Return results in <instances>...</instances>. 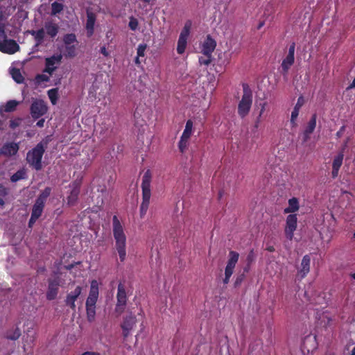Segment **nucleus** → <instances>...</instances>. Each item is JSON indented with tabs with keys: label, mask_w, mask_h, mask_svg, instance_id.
<instances>
[{
	"label": "nucleus",
	"mask_w": 355,
	"mask_h": 355,
	"mask_svg": "<svg viewBox=\"0 0 355 355\" xmlns=\"http://www.w3.org/2000/svg\"><path fill=\"white\" fill-rule=\"evenodd\" d=\"M112 228L115 249L119 254L120 261L123 262L126 258V236L123 227L116 215L112 218Z\"/></svg>",
	"instance_id": "nucleus-1"
},
{
	"label": "nucleus",
	"mask_w": 355,
	"mask_h": 355,
	"mask_svg": "<svg viewBox=\"0 0 355 355\" xmlns=\"http://www.w3.org/2000/svg\"><path fill=\"white\" fill-rule=\"evenodd\" d=\"M152 180V173L150 169L145 171L142 177L141 189H142V202L140 206V214L142 217L146 214L150 204L151 196L150 182Z\"/></svg>",
	"instance_id": "nucleus-2"
},
{
	"label": "nucleus",
	"mask_w": 355,
	"mask_h": 355,
	"mask_svg": "<svg viewBox=\"0 0 355 355\" xmlns=\"http://www.w3.org/2000/svg\"><path fill=\"white\" fill-rule=\"evenodd\" d=\"M44 152L45 146L42 142H40L27 153L26 161L36 171H40L42 168V159Z\"/></svg>",
	"instance_id": "nucleus-3"
},
{
	"label": "nucleus",
	"mask_w": 355,
	"mask_h": 355,
	"mask_svg": "<svg viewBox=\"0 0 355 355\" xmlns=\"http://www.w3.org/2000/svg\"><path fill=\"white\" fill-rule=\"evenodd\" d=\"M243 87V94L238 105V114L241 118H244L248 114L252 103V92L248 89L246 84H244Z\"/></svg>",
	"instance_id": "nucleus-4"
},
{
	"label": "nucleus",
	"mask_w": 355,
	"mask_h": 355,
	"mask_svg": "<svg viewBox=\"0 0 355 355\" xmlns=\"http://www.w3.org/2000/svg\"><path fill=\"white\" fill-rule=\"evenodd\" d=\"M239 258V254L236 252L231 250L229 252V259L227 263V266L225 268V277L223 279L224 284H227L230 282V279L234 272L236 264L238 262Z\"/></svg>",
	"instance_id": "nucleus-5"
},
{
	"label": "nucleus",
	"mask_w": 355,
	"mask_h": 355,
	"mask_svg": "<svg viewBox=\"0 0 355 355\" xmlns=\"http://www.w3.org/2000/svg\"><path fill=\"white\" fill-rule=\"evenodd\" d=\"M295 44L293 42L288 48V53L286 58L283 60L281 67H282V73L284 76H286L288 71L291 67L293 64L295 62Z\"/></svg>",
	"instance_id": "nucleus-6"
},
{
	"label": "nucleus",
	"mask_w": 355,
	"mask_h": 355,
	"mask_svg": "<svg viewBox=\"0 0 355 355\" xmlns=\"http://www.w3.org/2000/svg\"><path fill=\"white\" fill-rule=\"evenodd\" d=\"M62 59L61 53L53 55L51 57L45 58V68L43 70L44 73H47L52 75L55 71L58 66L60 64Z\"/></svg>",
	"instance_id": "nucleus-7"
},
{
	"label": "nucleus",
	"mask_w": 355,
	"mask_h": 355,
	"mask_svg": "<svg viewBox=\"0 0 355 355\" xmlns=\"http://www.w3.org/2000/svg\"><path fill=\"white\" fill-rule=\"evenodd\" d=\"M30 110L32 117L37 119L46 113L48 107L44 101L36 100L32 103Z\"/></svg>",
	"instance_id": "nucleus-8"
},
{
	"label": "nucleus",
	"mask_w": 355,
	"mask_h": 355,
	"mask_svg": "<svg viewBox=\"0 0 355 355\" xmlns=\"http://www.w3.org/2000/svg\"><path fill=\"white\" fill-rule=\"evenodd\" d=\"M136 323V316L132 313L123 318V322L121 324V327L122 329V334L124 339L127 338L130 336V331L133 329Z\"/></svg>",
	"instance_id": "nucleus-9"
},
{
	"label": "nucleus",
	"mask_w": 355,
	"mask_h": 355,
	"mask_svg": "<svg viewBox=\"0 0 355 355\" xmlns=\"http://www.w3.org/2000/svg\"><path fill=\"white\" fill-rule=\"evenodd\" d=\"M60 286V279L56 277L48 280V290L46 294L48 300H53L57 297Z\"/></svg>",
	"instance_id": "nucleus-10"
},
{
	"label": "nucleus",
	"mask_w": 355,
	"mask_h": 355,
	"mask_svg": "<svg viewBox=\"0 0 355 355\" xmlns=\"http://www.w3.org/2000/svg\"><path fill=\"white\" fill-rule=\"evenodd\" d=\"M297 217L296 214H289L286 220V227L284 230L286 237L291 241L294 236V232L297 228Z\"/></svg>",
	"instance_id": "nucleus-11"
},
{
	"label": "nucleus",
	"mask_w": 355,
	"mask_h": 355,
	"mask_svg": "<svg viewBox=\"0 0 355 355\" xmlns=\"http://www.w3.org/2000/svg\"><path fill=\"white\" fill-rule=\"evenodd\" d=\"M116 300V310L123 311L127 304V295L125 286L121 282L118 285Z\"/></svg>",
	"instance_id": "nucleus-12"
},
{
	"label": "nucleus",
	"mask_w": 355,
	"mask_h": 355,
	"mask_svg": "<svg viewBox=\"0 0 355 355\" xmlns=\"http://www.w3.org/2000/svg\"><path fill=\"white\" fill-rule=\"evenodd\" d=\"M98 286L96 280L91 282L90 290L89 295L86 300V306H96V302L98 297Z\"/></svg>",
	"instance_id": "nucleus-13"
},
{
	"label": "nucleus",
	"mask_w": 355,
	"mask_h": 355,
	"mask_svg": "<svg viewBox=\"0 0 355 355\" xmlns=\"http://www.w3.org/2000/svg\"><path fill=\"white\" fill-rule=\"evenodd\" d=\"M19 50V46L14 40L6 39V40L0 43V51L3 53L13 54Z\"/></svg>",
	"instance_id": "nucleus-14"
},
{
	"label": "nucleus",
	"mask_w": 355,
	"mask_h": 355,
	"mask_svg": "<svg viewBox=\"0 0 355 355\" xmlns=\"http://www.w3.org/2000/svg\"><path fill=\"white\" fill-rule=\"evenodd\" d=\"M83 288L80 286L76 287L74 291H71L66 296V299L64 300L65 305L71 308V310L76 311V304L75 302L77 300L78 297L81 294Z\"/></svg>",
	"instance_id": "nucleus-15"
},
{
	"label": "nucleus",
	"mask_w": 355,
	"mask_h": 355,
	"mask_svg": "<svg viewBox=\"0 0 355 355\" xmlns=\"http://www.w3.org/2000/svg\"><path fill=\"white\" fill-rule=\"evenodd\" d=\"M19 150V144L15 142H7L0 149L1 155L6 157L15 155Z\"/></svg>",
	"instance_id": "nucleus-16"
},
{
	"label": "nucleus",
	"mask_w": 355,
	"mask_h": 355,
	"mask_svg": "<svg viewBox=\"0 0 355 355\" xmlns=\"http://www.w3.org/2000/svg\"><path fill=\"white\" fill-rule=\"evenodd\" d=\"M216 46V41L208 35L202 44L201 52L204 55H211Z\"/></svg>",
	"instance_id": "nucleus-17"
},
{
	"label": "nucleus",
	"mask_w": 355,
	"mask_h": 355,
	"mask_svg": "<svg viewBox=\"0 0 355 355\" xmlns=\"http://www.w3.org/2000/svg\"><path fill=\"white\" fill-rule=\"evenodd\" d=\"M317 116L315 114H313L309 120L307 126L306 127L303 133V141H307L310 138V135L313 133L316 126Z\"/></svg>",
	"instance_id": "nucleus-18"
},
{
	"label": "nucleus",
	"mask_w": 355,
	"mask_h": 355,
	"mask_svg": "<svg viewBox=\"0 0 355 355\" xmlns=\"http://www.w3.org/2000/svg\"><path fill=\"white\" fill-rule=\"evenodd\" d=\"M310 262L311 258L309 255H304L302 259L301 268L298 270V275H300V278L303 279L310 271Z\"/></svg>",
	"instance_id": "nucleus-19"
},
{
	"label": "nucleus",
	"mask_w": 355,
	"mask_h": 355,
	"mask_svg": "<svg viewBox=\"0 0 355 355\" xmlns=\"http://www.w3.org/2000/svg\"><path fill=\"white\" fill-rule=\"evenodd\" d=\"M44 29L48 36L51 38H54L59 32V26L52 21H46Z\"/></svg>",
	"instance_id": "nucleus-20"
},
{
	"label": "nucleus",
	"mask_w": 355,
	"mask_h": 355,
	"mask_svg": "<svg viewBox=\"0 0 355 355\" xmlns=\"http://www.w3.org/2000/svg\"><path fill=\"white\" fill-rule=\"evenodd\" d=\"M95 21V14L92 12H87L86 29L88 37H91L94 34Z\"/></svg>",
	"instance_id": "nucleus-21"
},
{
	"label": "nucleus",
	"mask_w": 355,
	"mask_h": 355,
	"mask_svg": "<svg viewBox=\"0 0 355 355\" xmlns=\"http://www.w3.org/2000/svg\"><path fill=\"white\" fill-rule=\"evenodd\" d=\"M299 201L297 198H292L288 200V207L285 208L284 212L285 214L293 213L299 209Z\"/></svg>",
	"instance_id": "nucleus-22"
},
{
	"label": "nucleus",
	"mask_w": 355,
	"mask_h": 355,
	"mask_svg": "<svg viewBox=\"0 0 355 355\" xmlns=\"http://www.w3.org/2000/svg\"><path fill=\"white\" fill-rule=\"evenodd\" d=\"M44 205L45 204L35 200L32 208L31 216L36 218H39L43 213Z\"/></svg>",
	"instance_id": "nucleus-23"
},
{
	"label": "nucleus",
	"mask_w": 355,
	"mask_h": 355,
	"mask_svg": "<svg viewBox=\"0 0 355 355\" xmlns=\"http://www.w3.org/2000/svg\"><path fill=\"white\" fill-rule=\"evenodd\" d=\"M20 336L21 330L17 327L7 331L6 334V338L11 340H17L20 337Z\"/></svg>",
	"instance_id": "nucleus-24"
},
{
	"label": "nucleus",
	"mask_w": 355,
	"mask_h": 355,
	"mask_svg": "<svg viewBox=\"0 0 355 355\" xmlns=\"http://www.w3.org/2000/svg\"><path fill=\"white\" fill-rule=\"evenodd\" d=\"M30 33L34 37L37 44H40L43 42L45 35L44 29L43 28L37 31L32 30L30 31Z\"/></svg>",
	"instance_id": "nucleus-25"
},
{
	"label": "nucleus",
	"mask_w": 355,
	"mask_h": 355,
	"mask_svg": "<svg viewBox=\"0 0 355 355\" xmlns=\"http://www.w3.org/2000/svg\"><path fill=\"white\" fill-rule=\"evenodd\" d=\"M255 258H256V255L254 252V250H251L249 252V253L248 254L247 257H246V266L243 268L244 272H249V270L250 269L251 264L254 261Z\"/></svg>",
	"instance_id": "nucleus-26"
},
{
	"label": "nucleus",
	"mask_w": 355,
	"mask_h": 355,
	"mask_svg": "<svg viewBox=\"0 0 355 355\" xmlns=\"http://www.w3.org/2000/svg\"><path fill=\"white\" fill-rule=\"evenodd\" d=\"M10 73H11L12 78L17 83L20 84L24 82V78L22 76V74L19 69H17V68L12 69Z\"/></svg>",
	"instance_id": "nucleus-27"
},
{
	"label": "nucleus",
	"mask_w": 355,
	"mask_h": 355,
	"mask_svg": "<svg viewBox=\"0 0 355 355\" xmlns=\"http://www.w3.org/2000/svg\"><path fill=\"white\" fill-rule=\"evenodd\" d=\"M191 26H192L191 21V20H187L185 22L184 26L182 30L181 31V33H180L179 37H182V38H185V39H188L189 33H190V30H191Z\"/></svg>",
	"instance_id": "nucleus-28"
},
{
	"label": "nucleus",
	"mask_w": 355,
	"mask_h": 355,
	"mask_svg": "<svg viewBox=\"0 0 355 355\" xmlns=\"http://www.w3.org/2000/svg\"><path fill=\"white\" fill-rule=\"evenodd\" d=\"M187 40L179 37L177 45V52L178 54L182 55L184 53L187 45Z\"/></svg>",
	"instance_id": "nucleus-29"
},
{
	"label": "nucleus",
	"mask_w": 355,
	"mask_h": 355,
	"mask_svg": "<svg viewBox=\"0 0 355 355\" xmlns=\"http://www.w3.org/2000/svg\"><path fill=\"white\" fill-rule=\"evenodd\" d=\"M19 105V102L15 100H10L6 102V105L3 107V111L5 112H14L17 105Z\"/></svg>",
	"instance_id": "nucleus-30"
},
{
	"label": "nucleus",
	"mask_w": 355,
	"mask_h": 355,
	"mask_svg": "<svg viewBox=\"0 0 355 355\" xmlns=\"http://www.w3.org/2000/svg\"><path fill=\"white\" fill-rule=\"evenodd\" d=\"M51 193V189L50 187H46L37 198L36 200L42 203L45 204L46 199Z\"/></svg>",
	"instance_id": "nucleus-31"
},
{
	"label": "nucleus",
	"mask_w": 355,
	"mask_h": 355,
	"mask_svg": "<svg viewBox=\"0 0 355 355\" xmlns=\"http://www.w3.org/2000/svg\"><path fill=\"white\" fill-rule=\"evenodd\" d=\"M192 128L193 121L191 119H189L186 123L185 128L181 137L189 139L192 134Z\"/></svg>",
	"instance_id": "nucleus-32"
},
{
	"label": "nucleus",
	"mask_w": 355,
	"mask_h": 355,
	"mask_svg": "<svg viewBox=\"0 0 355 355\" xmlns=\"http://www.w3.org/2000/svg\"><path fill=\"white\" fill-rule=\"evenodd\" d=\"M48 96L53 105H55L57 103L58 99V89L53 88L49 89L47 92Z\"/></svg>",
	"instance_id": "nucleus-33"
},
{
	"label": "nucleus",
	"mask_w": 355,
	"mask_h": 355,
	"mask_svg": "<svg viewBox=\"0 0 355 355\" xmlns=\"http://www.w3.org/2000/svg\"><path fill=\"white\" fill-rule=\"evenodd\" d=\"M63 8H64V6L62 3L55 1L51 3V15L53 16H55V15L60 13L63 10Z\"/></svg>",
	"instance_id": "nucleus-34"
},
{
	"label": "nucleus",
	"mask_w": 355,
	"mask_h": 355,
	"mask_svg": "<svg viewBox=\"0 0 355 355\" xmlns=\"http://www.w3.org/2000/svg\"><path fill=\"white\" fill-rule=\"evenodd\" d=\"M344 158V154L343 152H340L334 159L332 163V168H339L341 167L343 164V161Z\"/></svg>",
	"instance_id": "nucleus-35"
},
{
	"label": "nucleus",
	"mask_w": 355,
	"mask_h": 355,
	"mask_svg": "<svg viewBox=\"0 0 355 355\" xmlns=\"http://www.w3.org/2000/svg\"><path fill=\"white\" fill-rule=\"evenodd\" d=\"M79 191V189L77 187H75L71 190L70 196L68 197L69 204L73 205L75 203L78 199Z\"/></svg>",
	"instance_id": "nucleus-36"
},
{
	"label": "nucleus",
	"mask_w": 355,
	"mask_h": 355,
	"mask_svg": "<svg viewBox=\"0 0 355 355\" xmlns=\"http://www.w3.org/2000/svg\"><path fill=\"white\" fill-rule=\"evenodd\" d=\"M86 312L88 321H94L96 315V306H86Z\"/></svg>",
	"instance_id": "nucleus-37"
},
{
	"label": "nucleus",
	"mask_w": 355,
	"mask_h": 355,
	"mask_svg": "<svg viewBox=\"0 0 355 355\" xmlns=\"http://www.w3.org/2000/svg\"><path fill=\"white\" fill-rule=\"evenodd\" d=\"M189 139L180 137V139L178 142V148L182 153H184L185 152V150H187V146H188Z\"/></svg>",
	"instance_id": "nucleus-38"
},
{
	"label": "nucleus",
	"mask_w": 355,
	"mask_h": 355,
	"mask_svg": "<svg viewBox=\"0 0 355 355\" xmlns=\"http://www.w3.org/2000/svg\"><path fill=\"white\" fill-rule=\"evenodd\" d=\"M63 42L66 45H71L76 42V36L73 33L66 34L63 37Z\"/></svg>",
	"instance_id": "nucleus-39"
},
{
	"label": "nucleus",
	"mask_w": 355,
	"mask_h": 355,
	"mask_svg": "<svg viewBox=\"0 0 355 355\" xmlns=\"http://www.w3.org/2000/svg\"><path fill=\"white\" fill-rule=\"evenodd\" d=\"M25 178V172L22 170L17 171L15 173H14L11 178L10 180L12 182H16L20 180H22Z\"/></svg>",
	"instance_id": "nucleus-40"
},
{
	"label": "nucleus",
	"mask_w": 355,
	"mask_h": 355,
	"mask_svg": "<svg viewBox=\"0 0 355 355\" xmlns=\"http://www.w3.org/2000/svg\"><path fill=\"white\" fill-rule=\"evenodd\" d=\"M212 55H205L199 57L198 62L200 65L208 66L211 62Z\"/></svg>",
	"instance_id": "nucleus-41"
},
{
	"label": "nucleus",
	"mask_w": 355,
	"mask_h": 355,
	"mask_svg": "<svg viewBox=\"0 0 355 355\" xmlns=\"http://www.w3.org/2000/svg\"><path fill=\"white\" fill-rule=\"evenodd\" d=\"M66 56L73 58L76 55V47L74 45H66Z\"/></svg>",
	"instance_id": "nucleus-42"
},
{
	"label": "nucleus",
	"mask_w": 355,
	"mask_h": 355,
	"mask_svg": "<svg viewBox=\"0 0 355 355\" xmlns=\"http://www.w3.org/2000/svg\"><path fill=\"white\" fill-rule=\"evenodd\" d=\"M21 121H22V119L20 117H17L14 119H11L10 121V124H9L10 128L12 130L15 129L17 127L19 126V125L21 123Z\"/></svg>",
	"instance_id": "nucleus-43"
},
{
	"label": "nucleus",
	"mask_w": 355,
	"mask_h": 355,
	"mask_svg": "<svg viewBox=\"0 0 355 355\" xmlns=\"http://www.w3.org/2000/svg\"><path fill=\"white\" fill-rule=\"evenodd\" d=\"M138 25H139L138 20L136 18H135L134 17H131L130 18V21L128 24L129 28L132 31H135L137 28Z\"/></svg>",
	"instance_id": "nucleus-44"
},
{
	"label": "nucleus",
	"mask_w": 355,
	"mask_h": 355,
	"mask_svg": "<svg viewBox=\"0 0 355 355\" xmlns=\"http://www.w3.org/2000/svg\"><path fill=\"white\" fill-rule=\"evenodd\" d=\"M299 112H300V110H298L295 108H293V110L291 112V123L292 124L293 126L296 125L295 121L299 115Z\"/></svg>",
	"instance_id": "nucleus-45"
},
{
	"label": "nucleus",
	"mask_w": 355,
	"mask_h": 355,
	"mask_svg": "<svg viewBox=\"0 0 355 355\" xmlns=\"http://www.w3.org/2000/svg\"><path fill=\"white\" fill-rule=\"evenodd\" d=\"M146 44H140L137 49V53L138 57H144L145 55V51L146 49Z\"/></svg>",
	"instance_id": "nucleus-46"
},
{
	"label": "nucleus",
	"mask_w": 355,
	"mask_h": 355,
	"mask_svg": "<svg viewBox=\"0 0 355 355\" xmlns=\"http://www.w3.org/2000/svg\"><path fill=\"white\" fill-rule=\"evenodd\" d=\"M245 273L246 272H243L240 275H239L236 278V280L234 282V286L235 287H237L239 286V285H241V284L243 282V281L245 279Z\"/></svg>",
	"instance_id": "nucleus-47"
},
{
	"label": "nucleus",
	"mask_w": 355,
	"mask_h": 355,
	"mask_svg": "<svg viewBox=\"0 0 355 355\" xmlns=\"http://www.w3.org/2000/svg\"><path fill=\"white\" fill-rule=\"evenodd\" d=\"M35 79L37 82H48L49 80V76L46 74H37Z\"/></svg>",
	"instance_id": "nucleus-48"
},
{
	"label": "nucleus",
	"mask_w": 355,
	"mask_h": 355,
	"mask_svg": "<svg viewBox=\"0 0 355 355\" xmlns=\"http://www.w3.org/2000/svg\"><path fill=\"white\" fill-rule=\"evenodd\" d=\"M304 97L302 96H300L298 98H297V103L295 104L294 108L300 110V108L302 107V106L304 105Z\"/></svg>",
	"instance_id": "nucleus-49"
},
{
	"label": "nucleus",
	"mask_w": 355,
	"mask_h": 355,
	"mask_svg": "<svg viewBox=\"0 0 355 355\" xmlns=\"http://www.w3.org/2000/svg\"><path fill=\"white\" fill-rule=\"evenodd\" d=\"M7 39V35L3 28L0 27V43Z\"/></svg>",
	"instance_id": "nucleus-50"
},
{
	"label": "nucleus",
	"mask_w": 355,
	"mask_h": 355,
	"mask_svg": "<svg viewBox=\"0 0 355 355\" xmlns=\"http://www.w3.org/2000/svg\"><path fill=\"white\" fill-rule=\"evenodd\" d=\"M38 218H36L35 217H33L32 216H31V218L29 219V221H28V227L31 228L33 225L35 223V222L37 221Z\"/></svg>",
	"instance_id": "nucleus-51"
},
{
	"label": "nucleus",
	"mask_w": 355,
	"mask_h": 355,
	"mask_svg": "<svg viewBox=\"0 0 355 355\" xmlns=\"http://www.w3.org/2000/svg\"><path fill=\"white\" fill-rule=\"evenodd\" d=\"M100 52L101 53H102L105 57H108L110 53L109 52L107 51V49L105 46L101 47V49H100Z\"/></svg>",
	"instance_id": "nucleus-52"
},
{
	"label": "nucleus",
	"mask_w": 355,
	"mask_h": 355,
	"mask_svg": "<svg viewBox=\"0 0 355 355\" xmlns=\"http://www.w3.org/2000/svg\"><path fill=\"white\" fill-rule=\"evenodd\" d=\"M7 194V190L5 187L0 184V196H5Z\"/></svg>",
	"instance_id": "nucleus-53"
},
{
	"label": "nucleus",
	"mask_w": 355,
	"mask_h": 355,
	"mask_svg": "<svg viewBox=\"0 0 355 355\" xmlns=\"http://www.w3.org/2000/svg\"><path fill=\"white\" fill-rule=\"evenodd\" d=\"M345 125H343L340 130L336 132V135L338 138H340V137H342L343 134V132L345 131Z\"/></svg>",
	"instance_id": "nucleus-54"
},
{
	"label": "nucleus",
	"mask_w": 355,
	"mask_h": 355,
	"mask_svg": "<svg viewBox=\"0 0 355 355\" xmlns=\"http://www.w3.org/2000/svg\"><path fill=\"white\" fill-rule=\"evenodd\" d=\"M266 105H267V103H266V102H264V103H261V104H260L261 110H260V112H259V117H261V115L263 114V113L264 112Z\"/></svg>",
	"instance_id": "nucleus-55"
},
{
	"label": "nucleus",
	"mask_w": 355,
	"mask_h": 355,
	"mask_svg": "<svg viewBox=\"0 0 355 355\" xmlns=\"http://www.w3.org/2000/svg\"><path fill=\"white\" fill-rule=\"evenodd\" d=\"M339 170V168H332L331 175L333 178L338 177Z\"/></svg>",
	"instance_id": "nucleus-56"
},
{
	"label": "nucleus",
	"mask_w": 355,
	"mask_h": 355,
	"mask_svg": "<svg viewBox=\"0 0 355 355\" xmlns=\"http://www.w3.org/2000/svg\"><path fill=\"white\" fill-rule=\"evenodd\" d=\"M44 122H45V120L44 119H40L37 123H36V125L39 128H42L44 127Z\"/></svg>",
	"instance_id": "nucleus-57"
},
{
	"label": "nucleus",
	"mask_w": 355,
	"mask_h": 355,
	"mask_svg": "<svg viewBox=\"0 0 355 355\" xmlns=\"http://www.w3.org/2000/svg\"><path fill=\"white\" fill-rule=\"evenodd\" d=\"M81 355H101L98 352H85L83 353Z\"/></svg>",
	"instance_id": "nucleus-58"
},
{
	"label": "nucleus",
	"mask_w": 355,
	"mask_h": 355,
	"mask_svg": "<svg viewBox=\"0 0 355 355\" xmlns=\"http://www.w3.org/2000/svg\"><path fill=\"white\" fill-rule=\"evenodd\" d=\"M355 88V78L353 80L352 83L348 86L347 89H352Z\"/></svg>",
	"instance_id": "nucleus-59"
},
{
	"label": "nucleus",
	"mask_w": 355,
	"mask_h": 355,
	"mask_svg": "<svg viewBox=\"0 0 355 355\" xmlns=\"http://www.w3.org/2000/svg\"><path fill=\"white\" fill-rule=\"evenodd\" d=\"M266 250L270 252H274L275 251V248L273 246H269L266 248Z\"/></svg>",
	"instance_id": "nucleus-60"
},
{
	"label": "nucleus",
	"mask_w": 355,
	"mask_h": 355,
	"mask_svg": "<svg viewBox=\"0 0 355 355\" xmlns=\"http://www.w3.org/2000/svg\"><path fill=\"white\" fill-rule=\"evenodd\" d=\"M139 57H138V55H137L136 57V58H135V63L137 64H140V61H139Z\"/></svg>",
	"instance_id": "nucleus-61"
},
{
	"label": "nucleus",
	"mask_w": 355,
	"mask_h": 355,
	"mask_svg": "<svg viewBox=\"0 0 355 355\" xmlns=\"http://www.w3.org/2000/svg\"><path fill=\"white\" fill-rule=\"evenodd\" d=\"M67 269L68 270H71V268H73V264H71V265H69L68 266L66 267Z\"/></svg>",
	"instance_id": "nucleus-62"
},
{
	"label": "nucleus",
	"mask_w": 355,
	"mask_h": 355,
	"mask_svg": "<svg viewBox=\"0 0 355 355\" xmlns=\"http://www.w3.org/2000/svg\"><path fill=\"white\" fill-rule=\"evenodd\" d=\"M259 117L257 119V121H256V123H255V127L256 128H258L259 126Z\"/></svg>",
	"instance_id": "nucleus-63"
},
{
	"label": "nucleus",
	"mask_w": 355,
	"mask_h": 355,
	"mask_svg": "<svg viewBox=\"0 0 355 355\" xmlns=\"http://www.w3.org/2000/svg\"><path fill=\"white\" fill-rule=\"evenodd\" d=\"M351 355H355V347L352 349Z\"/></svg>",
	"instance_id": "nucleus-64"
}]
</instances>
